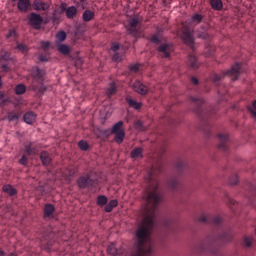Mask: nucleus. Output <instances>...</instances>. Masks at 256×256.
Returning a JSON list of instances; mask_svg holds the SVG:
<instances>
[{"instance_id": "obj_19", "label": "nucleus", "mask_w": 256, "mask_h": 256, "mask_svg": "<svg viewBox=\"0 0 256 256\" xmlns=\"http://www.w3.org/2000/svg\"><path fill=\"white\" fill-rule=\"evenodd\" d=\"M82 17H83V21L88 22V21H91L93 17H95V13L91 10H86L84 11Z\"/></svg>"}, {"instance_id": "obj_26", "label": "nucleus", "mask_w": 256, "mask_h": 256, "mask_svg": "<svg viewBox=\"0 0 256 256\" xmlns=\"http://www.w3.org/2000/svg\"><path fill=\"white\" fill-rule=\"evenodd\" d=\"M67 39V34L65 33V31H61L58 34H56V41H58V43H63V41H65Z\"/></svg>"}, {"instance_id": "obj_57", "label": "nucleus", "mask_w": 256, "mask_h": 256, "mask_svg": "<svg viewBox=\"0 0 256 256\" xmlns=\"http://www.w3.org/2000/svg\"><path fill=\"white\" fill-rule=\"evenodd\" d=\"M40 60L45 61V59H43V58H40Z\"/></svg>"}, {"instance_id": "obj_13", "label": "nucleus", "mask_w": 256, "mask_h": 256, "mask_svg": "<svg viewBox=\"0 0 256 256\" xmlns=\"http://www.w3.org/2000/svg\"><path fill=\"white\" fill-rule=\"evenodd\" d=\"M210 5L215 11H221L223 9V2L221 0H210Z\"/></svg>"}, {"instance_id": "obj_4", "label": "nucleus", "mask_w": 256, "mask_h": 256, "mask_svg": "<svg viewBox=\"0 0 256 256\" xmlns=\"http://www.w3.org/2000/svg\"><path fill=\"white\" fill-rule=\"evenodd\" d=\"M35 11H47L49 9V3L35 0L32 4Z\"/></svg>"}, {"instance_id": "obj_56", "label": "nucleus", "mask_w": 256, "mask_h": 256, "mask_svg": "<svg viewBox=\"0 0 256 256\" xmlns=\"http://www.w3.org/2000/svg\"><path fill=\"white\" fill-rule=\"evenodd\" d=\"M10 256H15V254L11 253Z\"/></svg>"}, {"instance_id": "obj_5", "label": "nucleus", "mask_w": 256, "mask_h": 256, "mask_svg": "<svg viewBox=\"0 0 256 256\" xmlns=\"http://www.w3.org/2000/svg\"><path fill=\"white\" fill-rule=\"evenodd\" d=\"M171 45L169 44H161L159 47H158V51L160 53H163L164 57H170L171 55Z\"/></svg>"}, {"instance_id": "obj_42", "label": "nucleus", "mask_w": 256, "mask_h": 256, "mask_svg": "<svg viewBox=\"0 0 256 256\" xmlns=\"http://www.w3.org/2000/svg\"><path fill=\"white\" fill-rule=\"evenodd\" d=\"M130 71H133L134 73H137L139 71V65L134 64L130 67Z\"/></svg>"}, {"instance_id": "obj_22", "label": "nucleus", "mask_w": 256, "mask_h": 256, "mask_svg": "<svg viewBox=\"0 0 256 256\" xmlns=\"http://www.w3.org/2000/svg\"><path fill=\"white\" fill-rule=\"evenodd\" d=\"M107 253H108L109 255L115 256V255H118V254H119V250L117 249V247L115 246V244L112 243V244H110V245L108 246V248H107Z\"/></svg>"}, {"instance_id": "obj_39", "label": "nucleus", "mask_w": 256, "mask_h": 256, "mask_svg": "<svg viewBox=\"0 0 256 256\" xmlns=\"http://www.w3.org/2000/svg\"><path fill=\"white\" fill-rule=\"evenodd\" d=\"M229 183L230 185H237V183H239V178H237V176H234L233 178L230 179Z\"/></svg>"}, {"instance_id": "obj_50", "label": "nucleus", "mask_w": 256, "mask_h": 256, "mask_svg": "<svg viewBox=\"0 0 256 256\" xmlns=\"http://www.w3.org/2000/svg\"><path fill=\"white\" fill-rule=\"evenodd\" d=\"M60 8L62 9V11H67V4L66 3H61L60 4Z\"/></svg>"}, {"instance_id": "obj_33", "label": "nucleus", "mask_w": 256, "mask_h": 256, "mask_svg": "<svg viewBox=\"0 0 256 256\" xmlns=\"http://www.w3.org/2000/svg\"><path fill=\"white\" fill-rule=\"evenodd\" d=\"M248 111H250L253 119L256 121V100L253 103V107H248Z\"/></svg>"}, {"instance_id": "obj_54", "label": "nucleus", "mask_w": 256, "mask_h": 256, "mask_svg": "<svg viewBox=\"0 0 256 256\" xmlns=\"http://www.w3.org/2000/svg\"><path fill=\"white\" fill-rule=\"evenodd\" d=\"M214 223H219V219H215V220H214Z\"/></svg>"}, {"instance_id": "obj_10", "label": "nucleus", "mask_w": 256, "mask_h": 256, "mask_svg": "<svg viewBox=\"0 0 256 256\" xmlns=\"http://www.w3.org/2000/svg\"><path fill=\"white\" fill-rule=\"evenodd\" d=\"M240 71H241V64H235L234 66H232L229 73H230L231 77H234V79H238Z\"/></svg>"}, {"instance_id": "obj_9", "label": "nucleus", "mask_w": 256, "mask_h": 256, "mask_svg": "<svg viewBox=\"0 0 256 256\" xmlns=\"http://www.w3.org/2000/svg\"><path fill=\"white\" fill-rule=\"evenodd\" d=\"M37 119V115L33 112H28L24 115V121L27 123V125H32V123H35Z\"/></svg>"}, {"instance_id": "obj_31", "label": "nucleus", "mask_w": 256, "mask_h": 256, "mask_svg": "<svg viewBox=\"0 0 256 256\" xmlns=\"http://www.w3.org/2000/svg\"><path fill=\"white\" fill-rule=\"evenodd\" d=\"M25 152L27 155H37V150L31 148V144L25 146Z\"/></svg>"}, {"instance_id": "obj_15", "label": "nucleus", "mask_w": 256, "mask_h": 256, "mask_svg": "<svg viewBox=\"0 0 256 256\" xmlns=\"http://www.w3.org/2000/svg\"><path fill=\"white\" fill-rule=\"evenodd\" d=\"M40 159H41L43 165L47 166V165L51 164V156L49 155V153H47L45 151L40 154Z\"/></svg>"}, {"instance_id": "obj_8", "label": "nucleus", "mask_w": 256, "mask_h": 256, "mask_svg": "<svg viewBox=\"0 0 256 256\" xmlns=\"http://www.w3.org/2000/svg\"><path fill=\"white\" fill-rule=\"evenodd\" d=\"M30 5H31V1H29V0H18L17 7H18L19 11H21L23 13V12L27 11V9H29Z\"/></svg>"}, {"instance_id": "obj_12", "label": "nucleus", "mask_w": 256, "mask_h": 256, "mask_svg": "<svg viewBox=\"0 0 256 256\" xmlns=\"http://www.w3.org/2000/svg\"><path fill=\"white\" fill-rule=\"evenodd\" d=\"M219 139V149H225V143L229 141V136L227 134H220L218 136Z\"/></svg>"}, {"instance_id": "obj_11", "label": "nucleus", "mask_w": 256, "mask_h": 256, "mask_svg": "<svg viewBox=\"0 0 256 256\" xmlns=\"http://www.w3.org/2000/svg\"><path fill=\"white\" fill-rule=\"evenodd\" d=\"M65 15L67 19H73L77 15V7L70 6L66 9Z\"/></svg>"}, {"instance_id": "obj_35", "label": "nucleus", "mask_w": 256, "mask_h": 256, "mask_svg": "<svg viewBox=\"0 0 256 256\" xmlns=\"http://www.w3.org/2000/svg\"><path fill=\"white\" fill-rule=\"evenodd\" d=\"M98 205L103 207V205H107V198L105 196H99L97 199Z\"/></svg>"}, {"instance_id": "obj_2", "label": "nucleus", "mask_w": 256, "mask_h": 256, "mask_svg": "<svg viewBox=\"0 0 256 256\" xmlns=\"http://www.w3.org/2000/svg\"><path fill=\"white\" fill-rule=\"evenodd\" d=\"M132 89L138 93L139 95H147V93H149V89L147 88V86H145L143 83H141V81L136 80L133 85H132Z\"/></svg>"}, {"instance_id": "obj_29", "label": "nucleus", "mask_w": 256, "mask_h": 256, "mask_svg": "<svg viewBox=\"0 0 256 256\" xmlns=\"http://www.w3.org/2000/svg\"><path fill=\"white\" fill-rule=\"evenodd\" d=\"M19 117H21V115L19 113L10 112L8 114V121H17L19 119Z\"/></svg>"}, {"instance_id": "obj_53", "label": "nucleus", "mask_w": 256, "mask_h": 256, "mask_svg": "<svg viewBox=\"0 0 256 256\" xmlns=\"http://www.w3.org/2000/svg\"><path fill=\"white\" fill-rule=\"evenodd\" d=\"M0 256H5V252L0 250Z\"/></svg>"}, {"instance_id": "obj_40", "label": "nucleus", "mask_w": 256, "mask_h": 256, "mask_svg": "<svg viewBox=\"0 0 256 256\" xmlns=\"http://www.w3.org/2000/svg\"><path fill=\"white\" fill-rule=\"evenodd\" d=\"M41 47L44 49V51H47V49L50 47L49 41L41 42Z\"/></svg>"}, {"instance_id": "obj_1", "label": "nucleus", "mask_w": 256, "mask_h": 256, "mask_svg": "<svg viewBox=\"0 0 256 256\" xmlns=\"http://www.w3.org/2000/svg\"><path fill=\"white\" fill-rule=\"evenodd\" d=\"M29 23L33 29H41L43 23V17L36 13H31L29 17Z\"/></svg>"}, {"instance_id": "obj_58", "label": "nucleus", "mask_w": 256, "mask_h": 256, "mask_svg": "<svg viewBox=\"0 0 256 256\" xmlns=\"http://www.w3.org/2000/svg\"><path fill=\"white\" fill-rule=\"evenodd\" d=\"M35 91H37V88H34Z\"/></svg>"}, {"instance_id": "obj_48", "label": "nucleus", "mask_w": 256, "mask_h": 256, "mask_svg": "<svg viewBox=\"0 0 256 256\" xmlns=\"http://www.w3.org/2000/svg\"><path fill=\"white\" fill-rule=\"evenodd\" d=\"M199 221H200V223H205L207 221V216H205V215L200 216Z\"/></svg>"}, {"instance_id": "obj_41", "label": "nucleus", "mask_w": 256, "mask_h": 256, "mask_svg": "<svg viewBox=\"0 0 256 256\" xmlns=\"http://www.w3.org/2000/svg\"><path fill=\"white\" fill-rule=\"evenodd\" d=\"M17 49H19V51H22V53H25V51H27V46L23 44H18Z\"/></svg>"}, {"instance_id": "obj_52", "label": "nucleus", "mask_w": 256, "mask_h": 256, "mask_svg": "<svg viewBox=\"0 0 256 256\" xmlns=\"http://www.w3.org/2000/svg\"><path fill=\"white\" fill-rule=\"evenodd\" d=\"M2 69H3V71H8L9 67H7V65H2Z\"/></svg>"}, {"instance_id": "obj_21", "label": "nucleus", "mask_w": 256, "mask_h": 256, "mask_svg": "<svg viewBox=\"0 0 256 256\" xmlns=\"http://www.w3.org/2000/svg\"><path fill=\"white\" fill-rule=\"evenodd\" d=\"M113 135H115V141L118 144L123 143V139H125V130L121 131V132H116Z\"/></svg>"}, {"instance_id": "obj_59", "label": "nucleus", "mask_w": 256, "mask_h": 256, "mask_svg": "<svg viewBox=\"0 0 256 256\" xmlns=\"http://www.w3.org/2000/svg\"><path fill=\"white\" fill-rule=\"evenodd\" d=\"M0 85H1V78H0Z\"/></svg>"}, {"instance_id": "obj_25", "label": "nucleus", "mask_w": 256, "mask_h": 256, "mask_svg": "<svg viewBox=\"0 0 256 256\" xmlns=\"http://www.w3.org/2000/svg\"><path fill=\"white\" fill-rule=\"evenodd\" d=\"M57 49H58L59 53H62V55H69V46H67V45L59 44L57 46Z\"/></svg>"}, {"instance_id": "obj_34", "label": "nucleus", "mask_w": 256, "mask_h": 256, "mask_svg": "<svg viewBox=\"0 0 256 256\" xmlns=\"http://www.w3.org/2000/svg\"><path fill=\"white\" fill-rule=\"evenodd\" d=\"M252 243H253L252 237L247 236L244 238V242H243L244 247H251Z\"/></svg>"}, {"instance_id": "obj_7", "label": "nucleus", "mask_w": 256, "mask_h": 256, "mask_svg": "<svg viewBox=\"0 0 256 256\" xmlns=\"http://www.w3.org/2000/svg\"><path fill=\"white\" fill-rule=\"evenodd\" d=\"M77 184L80 189H85V187L91 184V179H89V176L80 177Z\"/></svg>"}, {"instance_id": "obj_55", "label": "nucleus", "mask_w": 256, "mask_h": 256, "mask_svg": "<svg viewBox=\"0 0 256 256\" xmlns=\"http://www.w3.org/2000/svg\"><path fill=\"white\" fill-rule=\"evenodd\" d=\"M199 249H203V246H199Z\"/></svg>"}, {"instance_id": "obj_44", "label": "nucleus", "mask_w": 256, "mask_h": 256, "mask_svg": "<svg viewBox=\"0 0 256 256\" xmlns=\"http://www.w3.org/2000/svg\"><path fill=\"white\" fill-rule=\"evenodd\" d=\"M113 61H115L116 63H119V61H121V56H119V54H115L113 56Z\"/></svg>"}, {"instance_id": "obj_17", "label": "nucleus", "mask_w": 256, "mask_h": 256, "mask_svg": "<svg viewBox=\"0 0 256 256\" xmlns=\"http://www.w3.org/2000/svg\"><path fill=\"white\" fill-rule=\"evenodd\" d=\"M132 159H142L143 158V149L136 148L131 151Z\"/></svg>"}, {"instance_id": "obj_6", "label": "nucleus", "mask_w": 256, "mask_h": 256, "mask_svg": "<svg viewBox=\"0 0 256 256\" xmlns=\"http://www.w3.org/2000/svg\"><path fill=\"white\" fill-rule=\"evenodd\" d=\"M43 75H45V72H43V70L37 68L33 72V77H34L33 83H37V81H38L40 83V85H43V80H41L43 78Z\"/></svg>"}, {"instance_id": "obj_14", "label": "nucleus", "mask_w": 256, "mask_h": 256, "mask_svg": "<svg viewBox=\"0 0 256 256\" xmlns=\"http://www.w3.org/2000/svg\"><path fill=\"white\" fill-rule=\"evenodd\" d=\"M188 65L189 67H191V69H198L199 68V64H197V57H195L194 55H190L188 57Z\"/></svg>"}, {"instance_id": "obj_23", "label": "nucleus", "mask_w": 256, "mask_h": 256, "mask_svg": "<svg viewBox=\"0 0 256 256\" xmlns=\"http://www.w3.org/2000/svg\"><path fill=\"white\" fill-rule=\"evenodd\" d=\"M123 130V121H119L112 127V133H120Z\"/></svg>"}, {"instance_id": "obj_30", "label": "nucleus", "mask_w": 256, "mask_h": 256, "mask_svg": "<svg viewBox=\"0 0 256 256\" xmlns=\"http://www.w3.org/2000/svg\"><path fill=\"white\" fill-rule=\"evenodd\" d=\"M78 147L82 150V151H87V149H89V144L87 143V141H79L78 142Z\"/></svg>"}, {"instance_id": "obj_45", "label": "nucleus", "mask_w": 256, "mask_h": 256, "mask_svg": "<svg viewBox=\"0 0 256 256\" xmlns=\"http://www.w3.org/2000/svg\"><path fill=\"white\" fill-rule=\"evenodd\" d=\"M198 37H199V39H207V37H209V35L206 32H204L202 34H198Z\"/></svg>"}, {"instance_id": "obj_36", "label": "nucleus", "mask_w": 256, "mask_h": 256, "mask_svg": "<svg viewBox=\"0 0 256 256\" xmlns=\"http://www.w3.org/2000/svg\"><path fill=\"white\" fill-rule=\"evenodd\" d=\"M137 25H139V19L133 18L130 21V31H133V29H135V27H137Z\"/></svg>"}, {"instance_id": "obj_27", "label": "nucleus", "mask_w": 256, "mask_h": 256, "mask_svg": "<svg viewBox=\"0 0 256 256\" xmlns=\"http://www.w3.org/2000/svg\"><path fill=\"white\" fill-rule=\"evenodd\" d=\"M203 19V16H201L200 14H194L192 17H191V23H193L194 25H197L199 23H201Z\"/></svg>"}, {"instance_id": "obj_28", "label": "nucleus", "mask_w": 256, "mask_h": 256, "mask_svg": "<svg viewBox=\"0 0 256 256\" xmlns=\"http://www.w3.org/2000/svg\"><path fill=\"white\" fill-rule=\"evenodd\" d=\"M26 88L25 85L23 84H19L15 87V93L16 95H23V93H25Z\"/></svg>"}, {"instance_id": "obj_20", "label": "nucleus", "mask_w": 256, "mask_h": 256, "mask_svg": "<svg viewBox=\"0 0 256 256\" xmlns=\"http://www.w3.org/2000/svg\"><path fill=\"white\" fill-rule=\"evenodd\" d=\"M3 191H4V193H7L10 196L17 194V190L15 188H13V186H11V185H4Z\"/></svg>"}, {"instance_id": "obj_3", "label": "nucleus", "mask_w": 256, "mask_h": 256, "mask_svg": "<svg viewBox=\"0 0 256 256\" xmlns=\"http://www.w3.org/2000/svg\"><path fill=\"white\" fill-rule=\"evenodd\" d=\"M181 39L186 45H193V43L195 42V39L193 38V33H191V31L189 30H183Z\"/></svg>"}, {"instance_id": "obj_60", "label": "nucleus", "mask_w": 256, "mask_h": 256, "mask_svg": "<svg viewBox=\"0 0 256 256\" xmlns=\"http://www.w3.org/2000/svg\"><path fill=\"white\" fill-rule=\"evenodd\" d=\"M193 101H197L196 99H193Z\"/></svg>"}, {"instance_id": "obj_51", "label": "nucleus", "mask_w": 256, "mask_h": 256, "mask_svg": "<svg viewBox=\"0 0 256 256\" xmlns=\"http://www.w3.org/2000/svg\"><path fill=\"white\" fill-rule=\"evenodd\" d=\"M191 81L194 85H197L199 83V80L195 77H192Z\"/></svg>"}, {"instance_id": "obj_37", "label": "nucleus", "mask_w": 256, "mask_h": 256, "mask_svg": "<svg viewBox=\"0 0 256 256\" xmlns=\"http://www.w3.org/2000/svg\"><path fill=\"white\" fill-rule=\"evenodd\" d=\"M134 127L137 129V131H143V122L140 120L136 121Z\"/></svg>"}, {"instance_id": "obj_49", "label": "nucleus", "mask_w": 256, "mask_h": 256, "mask_svg": "<svg viewBox=\"0 0 256 256\" xmlns=\"http://www.w3.org/2000/svg\"><path fill=\"white\" fill-rule=\"evenodd\" d=\"M152 43H159V36H153L151 38Z\"/></svg>"}, {"instance_id": "obj_38", "label": "nucleus", "mask_w": 256, "mask_h": 256, "mask_svg": "<svg viewBox=\"0 0 256 256\" xmlns=\"http://www.w3.org/2000/svg\"><path fill=\"white\" fill-rule=\"evenodd\" d=\"M177 185H178L177 180H170V181L168 182V187H169L170 189H176V188H177Z\"/></svg>"}, {"instance_id": "obj_43", "label": "nucleus", "mask_w": 256, "mask_h": 256, "mask_svg": "<svg viewBox=\"0 0 256 256\" xmlns=\"http://www.w3.org/2000/svg\"><path fill=\"white\" fill-rule=\"evenodd\" d=\"M19 163H20L21 165H27V157L22 156V158L20 159Z\"/></svg>"}, {"instance_id": "obj_61", "label": "nucleus", "mask_w": 256, "mask_h": 256, "mask_svg": "<svg viewBox=\"0 0 256 256\" xmlns=\"http://www.w3.org/2000/svg\"><path fill=\"white\" fill-rule=\"evenodd\" d=\"M12 1H17V0H12Z\"/></svg>"}, {"instance_id": "obj_32", "label": "nucleus", "mask_w": 256, "mask_h": 256, "mask_svg": "<svg viewBox=\"0 0 256 256\" xmlns=\"http://www.w3.org/2000/svg\"><path fill=\"white\" fill-rule=\"evenodd\" d=\"M117 91V87L115 86V83L110 84V87L107 89L106 93L108 96H111Z\"/></svg>"}, {"instance_id": "obj_18", "label": "nucleus", "mask_w": 256, "mask_h": 256, "mask_svg": "<svg viewBox=\"0 0 256 256\" xmlns=\"http://www.w3.org/2000/svg\"><path fill=\"white\" fill-rule=\"evenodd\" d=\"M55 211V206L52 204H48L44 209V217H51Z\"/></svg>"}, {"instance_id": "obj_24", "label": "nucleus", "mask_w": 256, "mask_h": 256, "mask_svg": "<svg viewBox=\"0 0 256 256\" xmlns=\"http://www.w3.org/2000/svg\"><path fill=\"white\" fill-rule=\"evenodd\" d=\"M117 200H111L105 207L106 213H111L113 211V207H117Z\"/></svg>"}, {"instance_id": "obj_47", "label": "nucleus", "mask_w": 256, "mask_h": 256, "mask_svg": "<svg viewBox=\"0 0 256 256\" xmlns=\"http://www.w3.org/2000/svg\"><path fill=\"white\" fill-rule=\"evenodd\" d=\"M111 50L114 51V52L119 51V44H112Z\"/></svg>"}, {"instance_id": "obj_46", "label": "nucleus", "mask_w": 256, "mask_h": 256, "mask_svg": "<svg viewBox=\"0 0 256 256\" xmlns=\"http://www.w3.org/2000/svg\"><path fill=\"white\" fill-rule=\"evenodd\" d=\"M6 37L7 39H9L10 37H15V30H10Z\"/></svg>"}, {"instance_id": "obj_16", "label": "nucleus", "mask_w": 256, "mask_h": 256, "mask_svg": "<svg viewBox=\"0 0 256 256\" xmlns=\"http://www.w3.org/2000/svg\"><path fill=\"white\" fill-rule=\"evenodd\" d=\"M126 101L130 107H133V109H141V107H143V103L137 102L132 98H127Z\"/></svg>"}]
</instances>
